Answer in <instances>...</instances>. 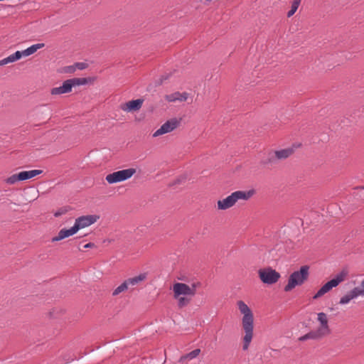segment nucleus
I'll return each mask as SVG.
<instances>
[{
  "label": "nucleus",
  "instance_id": "18",
  "mask_svg": "<svg viewBox=\"0 0 364 364\" xmlns=\"http://www.w3.org/2000/svg\"><path fill=\"white\" fill-rule=\"evenodd\" d=\"M146 276H147L146 273H141V274H139L138 276L127 279L125 281H126L128 287L129 285L135 286V285L138 284L139 282L145 280L146 278Z\"/></svg>",
  "mask_w": 364,
  "mask_h": 364
},
{
  "label": "nucleus",
  "instance_id": "11",
  "mask_svg": "<svg viewBox=\"0 0 364 364\" xmlns=\"http://www.w3.org/2000/svg\"><path fill=\"white\" fill-rule=\"evenodd\" d=\"M143 102L144 100L142 99L133 100L126 103L121 104L120 109L127 112H136L141 109Z\"/></svg>",
  "mask_w": 364,
  "mask_h": 364
},
{
  "label": "nucleus",
  "instance_id": "9",
  "mask_svg": "<svg viewBox=\"0 0 364 364\" xmlns=\"http://www.w3.org/2000/svg\"><path fill=\"white\" fill-rule=\"evenodd\" d=\"M178 125L179 121L176 118H173L170 120H168L153 134V136L157 137L162 134L169 133L176 129Z\"/></svg>",
  "mask_w": 364,
  "mask_h": 364
},
{
  "label": "nucleus",
  "instance_id": "2",
  "mask_svg": "<svg viewBox=\"0 0 364 364\" xmlns=\"http://www.w3.org/2000/svg\"><path fill=\"white\" fill-rule=\"evenodd\" d=\"M199 285V283H193L191 286L181 282L173 284L172 287L173 298L177 301L178 308H183L191 303Z\"/></svg>",
  "mask_w": 364,
  "mask_h": 364
},
{
  "label": "nucleus",
  "instance_id": "15",
  "mask_svg": "<svg viewBox=\"0 0 364 364\" xmlns=\"http://www.w3.org/2000/svg\"><path fill=\"white\" fill-rule=\"evenodd\" d=\"M188 94L186 92L181 93L179 92H176L166 96V100L168 102H176L180 101L183 102L188 99Z\"/></svg>",
  "mask_w": 364,
  "mask_h": 364
},
{
  "label": "nucleus",
  "instance_id": "14",
  "mask_svg": "<svg viewBox=\"0 0 364 364\" xmlns=\"http://www.w3.org/2000/svg\"><path fill=\"white\" fill-rule=\"evenodd\" d=\"M317 319L321 324L320 331H323L327 335L330 333L331 331L328 324L327 315L323 312H320L317 315Z\"/></svg>",
  "mask_w": 364,
  "mask_h": 364
},
{
  "label": "nucleus",
  "instance_id": "29",
  "mask_svg": "<svg viewBox=\"0 0 364 364\" xmlns=\"http://www.w3.org/2000/svg\"><path fill=\"white\" fill-rule=\"evenodd\" d=\"M170 77V75L168 74H164L161 76V77L156 82V85H161L165 80H168Z\"/></svg>",
  "mask_w": 364,
  "mask_h": 364
},
{
  "label": "nucleus",
  "instance_id": "4",
  "mask_svg": "<svg viewBox=\"0 0 364 364\" xmlns=\"http://www.w3.org/2000/svg\"><path fill=\"white\" fill-rule=\"evenodd\" d=\"M309 267L307 265L301 267L299 270L292 272L288 280L287 284L284 287V291H290L296 286L302 285L309 278Z\"/></svg>",
  "mask_w": 364,
  "mask_h": 364
},
{
  "label": "nucleus",
  "instance_id": "17",
  "mask_svg": "<svg viewBox=\"0 0 364 364\" xmlns=\"http://www.w3.org/2000/svg\"><path fill=\"white\" fill-rule=\"evenodd\" d=\"M42 173H43L42 170H38V169H34V170H31V171H24L20 172V177L21 178L22 181H26V180L32 178Z\"/></svg>",
  "mask_w": 364,
  "mask_h": 364
},
{
  "label": "nucleus",
  "instance_id": "13",
  "mask_svg": "<svg viewBox=\"0 0 364 364\" xmlns=\"http://www.w3.org/2000/svg\"><path fill=\"white\" fill-rule=\"evenodd\" d=\"M77 226H75V225L71 227L70 229H62L58 232V234L57 236L52 238V242H57L62 240L66 237H68L70 236H72L75 235L77 232Z\"/></svg>",
  "mask_w": 364,
  "mask_h": 364
},
{
  "label": "nucleus",
  "instance_id": "6",
  "mask_svg": "<svg viewBox=\"0 0 364 364\" xmlns=\"http://www.w3.org/2000/svg\"><path fill=\"white\" fill-rule=\"evenodd\" d=\"M135 173L136 170L132 168L123 169L107 175L105 179L108 183L113 184L130 178Z\"/></svg>",
  "mask_w": 364,
  "mask_h": 364
},
{
  "label": "nucleus",
  "instance_id": "3",
  "mask_svg": "<svg viewBox=\"0 0 364 364\" xmlns=\"http://www.w3.org/2000/svg\"><path fill=\"white\" fill-rule=\"evenodd\" d=\"M253 191H235L225 198L218 200V208L222 210H227L235 205V204L240 200H247L253 195Z\"/></svg>",
  "mask_w": 364,
  "mask_h": 364
},
{
  "label": "nucleus",
  "instance_id": "30",
  "mask_svg": "<svg viewBox=\"0 0 364 364\" xmlns=\"http://www.w3.org/2000/svg\"><path fill=\"white\" fill-rule=\"evenodd\" d=\"M360 287H361V288L355 287V289L359 296H364V279L361 282Z\"/></svg>",
  "mask_w": 364,
  "mask_h": 364
},
{
  "label": "nucleus",
  "instance_id": "5",
  "mask_svg": "<svg viewBox=\"0 0 364 364\" xmlns=\"http://www.w3.org/2000/svg\"><path fill=\"white\" fill-rule=\"evenodd\" d=\"M347 275L348 272L346 270H342L341 272L338 273L333 279L326 282L318 289V291L313 296V299H317L319 297L324 295L325 294L328 293L333 287H336L337 286H338L340 283H341L346 279Z\"/></svg>",
  "mask_w": 364,
  "mask_h": 364
},
{
  "label": "nucleus",
  "instance_id": "21",
  "mask_svg": "<svg viewBox=\"0 0 364 364\" xmlns=\"http://www.w3.org/2000/svg\"><path fill=\"white\" fill-rule=\"evenodd\" d=\"M310 339H319L323 336L327 335L323 331H320V328H318L316 331H312L309 333Z\"/></svg>",
  "mask_w": 364,
  "mask_h": 364
},
{
  "label": "nucleus",
  "instance_id": "8",
  "mask_svg": "<svg viewBox=\"0 0 364 364\" xmlns=\"http://www.w3.org/2000/svg\"><path fill=\"white\" fill-rule=\"evenodd\" d=\"M261 281L266 284H275L280 278V274L271 267L260 269L258 271Z\"/></svg>",
  "mask_w": 364,
  "mask_h": 364
},
{
  "label": "nucleus",
  "instance_id": "35",
  "mask_svg": "<svg viewBox=\"0 0 364 364\" xmlns=\"http://www.w3.org/2000/svg\"><path fill=\"white\" fill-rule=\"evenodd\" d=\"M184 180H185V178H178V179L176 180L175 183H181Z\"/></svg>",
  "mask_w": 364,
  "mask_h": 364
},
{
  "label": "nucleus",
  "instance_id": "34",
  "mask_svg": "<svg viewBox=\"0 0 364 364\" xmlns=\"http://www.w3.org/2000/svg\"><path fill=\"white\" fill-rule=\"evenodd\" d=\"M95 246V244L92 243V242H89V243H87L86 245H84V248H91L92 247Z\"/></svg>",
  "mask_w": 364,
  "mask_h": 364
},
{
  "label": "nucleus",
  "instance_id": "10",
  "mask_svg": "<svg viewBox=\"0 0 364 364\" xmlns=\"http://www.w3.org/2000/svg\"><path fill=\"white\" fill-rule=\"evenodd\" d=\"M99 218L100 217L96 215L80 216L75 219L74 225L77 226V230H79L94 224Z\"/></svg>",
  "mask_w": 364,
  "mask_h": 364
},
{
  "label": "nucleus",
  "instance_id": "25",
  "mask_svg": "<svg viewBox=\"0 0 364 364\" xmlns=\"http://www.w3.org/2000/svg\"><path fill=\"white\" fill-rule=\"evenodd\" d=\"M200 353V350L199 348L195 349L192 350L191 352L188 353L186 355V358H188L189 360H192L195 358H196Z\"/></svg>",
  "mask_w": 364,
  "mask_h": 364
},
{
  "label": "nucleus",
  "instance_id": "26",
  "mask_svg": "<svg viewBox=\"0 0 364 364\" xmlns=\"http://www.w3.org/2000/svg\"><path fill=\"white\" fill-rule=\"evenodd\" d=\"M13 60L15 61L19 60L22 56H24L23 52L17 50L14 53L11 55Z\"/></svg>",
  "mask_w": 364,
  "mask_h": 364
},
{
  "label": "nucleus",
  "instance_id": "36",
  "mask_svg": "<svg viewBox=\"0 0 364 364\" xmlns=\"http://www.w3.org/2000/svg\"><path fill=\"white\" fill-rule=\"evenodd\" d=\"M207 1H211L212 0H206Z\"/></svg>",
  "mask_w": 364,
  "mask_h": 364
},
{
  "label": "nucleus",
  "instance_id": "33",
  "mask_svg": "<svg viewBox=\"0 0 364 364\" xmlns=\"http://www.w3.org/2000/svg\"><path fill=\"white\" fill-rule=\"evenodd\" d=\"M308 339H310L309 333L305 334V335H304V336H301L299 338V341H306Z\"/></svg>",
  "mask_w": 364,
  "mask_h": 364
},
{
  "label": "nucleus",
  "instance_id": "27",
  "mask_svg": "<svg viewBox=\"0 0 364 364\" xmlns=\"http://www.w3.org/2000/svg\"><path fill=\"white\" fill-rule=\"evenodd\" d=\"M14 60H13L11 55H9L6 58H4V59L0 60V66H3L4 65H6L10 63H14Z\"/></svg>",
  "mask_w": 364,
  "mask_h": 364
},
{
  "label": "nucleus",
  "instance_id": "20",
  "mask_svg": "<svg viewBox=\"0 0 364 364\" xmlns=\"http://www.w3.org/2000/svg\"><path fill=\"white\" fill-rule=\"evenodd\" d=\"M73 87L84 85L90 82V79L86 77H75L70 79Z\"/></svg>",
  "mask_w": 364,
  "mask_h": 364
},
{
  "label": "nucleus",
  "instance_id": "24",
  "mask_svg": "<svg viewBox=\"0 0 364 364\" xmlns=\"http://www.w3.org/2000/svg\"><path fill=\"white\" fill-rule=\"evenodd\" d=\"M18 181H22V179L20 177V173L14 174L6 179V183L8 184H14Z\"/></svg>",
  "mask_w": 364,
  "mask_h": 364
},
{
  "label": "nucleus",
  "instance_id": "7",
  "mask_svg": "<svg viewBox=\"0 0 364 364\" xmlns=\"http://www.w3.org/2000/svg\"><path fill=\"white\" fill-rule=\"evenodd\" d=\"M294 153L293 148H287L275 151L269 154L266 161H264V164H274L279 161L284 160L289 158Z\"/></svg>",
  "mask_w": 364,
  "mask_h": 364
},
{
  "label": "nucleus",
  "instance_id": "28",
  "mask_svg": "<svg viewBox=\"0 0 364 364\" xmlns=\"http://www.w3.org/2000/svg\"><path fill=\"white\" fill-rule=\"evenodd\" d=\"M74 66L76 70H82L87 67V64L86 63H83V62H78V63H74Z\"/></svg>",
  "mask_w": 364,
  "mask_h": 364
},
{
  "label": "nucleus",
  "instance_id": "32",
  "mask_svg": "<svg viewBox=\"0 0 364 364\" xmlns=\"http://www.w3.org/2000/svg\"><path fill=\"white\" fill-rule=\"evenodd\" d=\"M68 211L67 208H60L59 210H58L55 213H54V216L55 217H59L62 215H64L65 213H66Z\"/></svg>",
  "mask_w": 364,
  "mask_h": 364
},
{
  "label": "nucleus",
  "instance_id": "23",
  "mask_svg": "<svg viewBox=\"0 0 364 364\" xmlns=\"http://www.w3.org/2000/svg\"><path fill=\"white\" fill-rule=\"evenodd\" d=\"M128 285L126 282V281H124V282H122L119 286H118L112 292V295L113 296H117L118 294H119L120 293L124 291L125 290L128 289Z\"/></svg>",
  "mask_w": 364,
  "mask_h": 364
},
{
  "label": "nucleus",
  "instance_id": "1",
  "mask_svg": "<svg viewBox=\"0 0 364 364\" xmlns=\"http://www.w3.org/2000/svg\"><path fill=\"white\" fill-rule=\"evenodd\" d=\"M237 306L240 313L243 314V317L242 318V325L245 331V336L243 337L242 350H247L253 337V314L249 306L243 301H238L237 302Z\"/></svg>",
  "mask_w": 364,
  "mask_h": 364
},
{
  "label": "nucleus",
  "instance_id": "12",
  "mask_svg": "<svg viewBox=\"0 0 364 364\" xmlns=\"http://www.w3.org/2000/svg\"><path fill=\"white\" fill-rule=\"evenodd\" d=\"M72 88L73 85L70 80H66L63 82L61 86L52 88L50 94L53 95H58L69 93L72 91Z\"/></svg>",
  "mask_w": 364,
  "mask_h": 364
},
{
  "label": "nucleus",
  "instance_id": "31",
  "mask_svg": "<svg viewBox=\"0 0 364 364\" xmlns=\"http://www.w3.org/2000/svg\"><path fill=\"white\" fill-rule=\"evenodd\" d=\"M76 70L74 64L72 65L65 66L63 68V71L65 73H73Z\"/></svg>",
  "mask_w": 364,
  "mask_h": 364
},
{
  "label": "nucleus",
  "instance_id": "19",
  "mask_svg": "<svg viewBox=\"0 0 364 364\" xmlns=\"http://www.w3.org/2000/svg\"><path fill=\"white\" fill-rule=\"evenodd\" d=\"M44 43H36L31 46L28 48L23 50L24 56H29L36 53L38 49L43 48Z\"/></svg>",
  "mask_w": 364,
  "mask_h": 364
},
{
  "label": "nucleus",
  "instance_id": "22",
  "mask_svg": "<svg viewBox=\"0 0 364 364\" xmlns=\"http://www.w3.org/2000/svg\"><path fill=\"white\" fill-rule=\"evenodd\" d=\"M301 0H294L293 1L292 4H291V9L287 12V17H291V16H293L295 14V12L298 9V7L301 3Z\"/></svg>",
  "mask_w": 364,
  "mask_h": 364
},
{
  "label": "nucleus",
  "instance_id": "16",
  "mask_svg": "<svg viewBox=\"0 0 364 364\" xmlns=\"http://www.w3.org/2000/svg\"><path fill=\"white\" fill-rule=\"evenodd\" d=\"M359 296L358 294L355 291V288L348 292L346 295L342 296L340 299L339 304L341 305H345L348 304L352 299L357 298Z\"/></svg>",
  "mask_w": 364,
  "mask_h": 364
}]
</instances>
